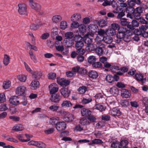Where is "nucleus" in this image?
Returning <instances> with one entry per match:
<instances>
[{
	"label": "nucleus",
	"instance_id": "f257e3e1",
	"mask_svg": "<svg viewBox=\"0 0 148 148\" xmlns=\"http://www.w3.org/2000/svg\"><path fill=\"white\" fill-rule=\"evenodd\" d=\"M132 35V32L131 31L123 27H121L119 29L116 35V38L115 39V42L119 43L122 40L126 42H128L130 40V36Z\"/></svg>",
	"mask_w": 148,
	"mask_h": 148
},
{
	"label": "nucleus",
	"instance_id": "f03ea898",
	"mask_svg": "<svg viewBox=\"0 0 148 148\" xmlns=\"http://www.w3.org/2000/svg\"><path fill=\"white\" fill-rule=\"evenodd\" d=\"M132 35V32L131 31L123 27H121L119 29L116 35V38L115 39V42L119 43L122 40L126 42H128L130 40V36Z\"/></svg>",
	"mask_w": 148,
	"mask_h": 148
},
{
	"label": "nucleus",
	"instance_id": "7ed1b4c3",
	"mask_svg": "<svg viewBox=\"0 0 148 148\" xmlns=\"http://www.w3.org/2000/svg\"><path fill=\"white\" fill-rule=\"evenodd\" d=\"M84 44L82 41H78L75 44V48L76 52L79 55H83L85 53V50L82 49Z\"/></svg>",
	"mask_w": 148,
	"mask_h": 148
},
{
	"label": "nucleus",
	"instance_id": "20e7f679",
	"mask_svg": "<svg viewBox=\"0 0 148 148\" xmlns=\"http://www.w3.org/2000/svg\"><path fill=\"white\" fill-rule=\"evenodd\" d=\"M134 79L138 82L144 84L147 81L146 77L144 78V74L140 72L136 73L134 76Z\"/></svg>",
	"mask_w": 148,
	"mask_h": 148
},
{
	"label": "nucleus",
	"instance_id": "39448f33",
	"mask_svg": "<svg viewBox=\"0 0 148 148\" xmlns=\"http://www.w3.org/2000/svg\"><path fill=\"white\" fill-rule=\"evenodd\" d=\"M18 11L21 15H27V8L26 5L24 4H19L18 5Z\"/></svg>",
	"mask_w": 148,
	"mask_h": 148
},
{
	"label": "nucleus",
	"instance_id": "423d86ee",
	"mask_svg": "<svg viewBox=\"0 0 148 148\" xmlns=\"http://www.w3.org/2000/svg\"><path fill=\"white\" fill-rule=\"evenodd\" d=\"M57 81L58 84L62 87L66 86L70 83V81L68 80L63 78H60V77H57Z\"/></svg>",
	"mask_w": 148,
	"mask_h": 148
},
{
	"label": "nucleus",
	"instance_id": "0eeeda50",
	"mask_svg": "<svg viewBox=\"0 0 148 148\" xmlns=\"http://www.w3.org/2000/svg\"><path fill=\"white\" fill-rule=\"evenodd\" d=\"M125 10L123 9L120 8L119 7H117L116 8L115 10H113V12L114 13H118V14L117 16L118 18H121L125 15Z\"/></svg>",
	"mask_w": 148,
	"mask_h": 148
},
{
	"label": "nucleus",
	"instance_id": "6e6552de",
	"mask_svg": "<svg viewBox=\"0 0 148 148\" xmlns=\"http://www.w3.org/2000/svg\"><path fill=\"white\" fill-rule=\"evenodd\" d=\"M29 4L30 7L36 11H39L41 9V6L39 4L33 0H29Z\"/></svg>",
	"mask_w": 148,
	"mask_h": 148
},
{
	"label": "nucleus",
	"instance_id": "1a4fd4ad",
	"mask_svg": "<svg viewBox=\"0 0 148 148\" xmlns=\"http://www.w3.org/2000/svg\"><path fill=\"white\" fill-rule=\"evenodd\" d=\"M80 69L79 66H76L73 67L71 71H69L66 72V74L68 77H72L75 75Z\"/></svg>",
	"mask_w": 148,
	"mask_h": 148
},
{
	"label": "nucleus",
	"instance_id": "9d476101",
	"mask_svg": "<svg viewBox=\"0 0 148 148\" xmlns=\"http://www.w3.org/2000/svg\"><path fill=\"white\" fill-rule=\"evenodd\" d=\"M49 93L50 94H53L57 92L58 90V86L56 84H51L49 86Z\"/></svg>",
	"mask_w": 148,
	"mask_h": 148
},
{
	"label": "nucleus",
	"instance_id": "9b49d317",
	"mask_svg": "<svg viewBox=\"0 0 148 148\" xmlns=\"http://www.w3.org/2000/svg\"><path fill=\"white\" fill-rule=\"evenodd\" d=\"M60 94L62 96L65 98L68 97L71 93V91L67 88H62L60 90Z\"/></svg>",
	"mask_w": 148,
	"mask_h": 148
},
{
	"label": "nucleus",
	"instance_id": "f8f14e48",
	"mask_svg": "<svg viewBox=\"0 0 148 148\" xmlns=\"http://www.w3.org/2000/svg\"><path fill=\"white\" fill-rule=\"evenodd\" d=\"M51 95L50 97L51 101L55 103H59L60 100L61 96L58 94H51Z\"/></svg>",
	"mask_w": 148,
	"mask_h": 148
},
{
	"label": "nucleus",
	"instance_id": "ddd939ff",
	"mask_svg": "<svg viewBox=\"0 0 148 148\" xmlns=\"http://www.w3.org/2000/svg\"><path fill=\"white\" fill-rule=\"evenodd\" d=\"M126 12L127 13V16L131 19H132V14L135 12V10L134 8L131 6H128L126 8Z\"/></svg>",
	"mask_w": 148,
	"mask_h": 148
},
{
	"label": "nucleus",
	"instance_id": "4468645a",
	"mask_svg": "<svg viewBox=\"0 0 148 148\" xmlns=\"http://www.w3.org/2000/svg\"><path fill=\"white\" fill-rule=\"evenodd\" d=\"M56 127L58 131L65 130L66 127V124L64 121H59L56 124Z\"/></svg>",
	"mask_w": 148,
	"mask_h": 148
},
{
	"label": "nucleus",
	"instance_id": "2eb2a0df",
	"mask_svg": "<svg viewBox=\"0 0 148 148\" xmlns=\"http://www.w3.org/2000/svg\"><path fill=\"white\" fill-rule=\"evenodd\" d=\"M94 34L92 33L90 34L89 33H87L84 36V42L86 44H87V45H88L92 43V38H90L89 37V36L90 35L92 36Z\"/></svg>",
	"mask_w": 148,
	"mask_h": 148
},
{
	"label": "nucleus",
	"instance_id": "dca6fc26",
	"mask_svg": "<svg viewBox=\"0 0 148 148\" xmlns=\"http://www.w3.org/2000/svg\"><path fill=\"white\" fill-rule=\"evenodd\" d=\"M95 40L97 42L96 46L99 45L102 47H105L104 44L102 42L103 40V36H97L96 37Z\"/></svg>",
	"mask_w": 148,
	"mask_h": 148
},
{
	"label": "nucleus",
	"instance_id": "f3484780",
	"mask_svg": "<svg viewBox=\"0 0 148 148\" xmlns=\"http://www.w3.org/2000/svg\"><path fill=\"white\" fill-rule=\"evenodd\" d=\"M147 29L146 25H142L139 27L138 29L135 30V33L137 35H141L142 33Z\"/></svg>",
	"mask_w": 148,
	"mask_h": 148
},
{
	"label": "nucleus",
	"instance_id": "a211bd4d",
	"mask_svg": "<svg viewBox=\"0 0 148 148\" xmlns=\"http://www.w3.org/2000/svg\"><path fill=\"white\" fill-rule=\"evenodd\" d=\"M64 44L66 47H70L74 44V40L73 39H64Z\"/></svg>",
	"mask_w": 148,
	"mask_h": 148
},
{
	"label": "nucleus",
	"instance_id": "6ab92c4d",
	"mask_svg": "<svg viewBox=\"0 0 148 148\" xmlns=\"http://www.w3.org/2000/svg\"><path fill=\"white\" fill-rule=\"evenodd\" d=\"M97 48L95 51L96 53L98 55L101 56L105 54L104 52V50L105 49L104 47L100 46L99 45L96 46Z\"/></svg>",
	"mask_w": 148,
	"mask_h": 148
},
{
	"label": "nucleus",
	"instance_id": "aec40b11",
	"mask_svg": "<svg viewBox=\"0 0 148 148\" xmlns=\"http://www.w3.org/2000/svg\"><path fill=\"white\" fill-rule=\"evenodd\" d=\"M121 92V95L123 97L129 98L131 95V93L127 90L125 89H122Z\"/></svg>",
	"mask_w": 148,
	"mask_h": 148
},
{
	"label": "nucleus",
	"instance_id": "412c9836",
	"mask_svg": "<svg viewBox=\"0 0 148 148\" xmlns=\"http://www.w3.org/2000/svg\"><path fill=\"white\" fill-rule=\"evenodd\" d=\"M26 88L24 86H20L17 87L16 91V93L18 95H23L25 93Z\"/></svg>",
	"mask_w": 148,
	"mask_h": 148
},
{
	"label": "nucleus",
	"instance_id": "4be33fe9",
	"mask_svg": "<svg viewBox=\"0 0 148 148\" xmlns=\"http://www.w3.org/2000/svg\"><path fill=\"white\" fill-rule=\"evenodd\" d=\"M10 103L13 105L17 104L19 102L18 98L17 96H13L11 97L9 99Z\"/></svg>",
	"mask_w": 148,
	"mask_h": 148
},
{
	"label": "nucleus",
	"instance_id": "5701e85b",
	"mask_svg": "<svg viewBox=\"0 0 148 148\" xmlns=\"http://www.w3.org/2000/svg\"><path fill=\"white\" fill-rule=\"evenodd\" d=\"M62 20V17L60 15H55L53 16L52 18L53 23H59Z\"/></svg>",
	"mask_w": 148,
	"mask_h": 148
},
{
	"label": "nucleus",
	"instance_id": "b1692460",
	"mask_svg": "<svg viewBox=\"0 0 148 148\" xmlns=\"http://www.w3.org/2000/svg\"><path fill=\"white\" fill-rule=\"evenodd\" d=\"M112 115L113 116H119L121 114V112L118 108H114L110 111Z\"/></svg>",
	"mask_w": 148,
	"mask_h": 148
},
{
	"label": "nucleus",
	"instance_id": "393cba45",
	"mask_svg": "<svg viewBox=\"0 0 148 148\" xmlns=\"http://www.w3.org/2000/svg\"><path fill=\"white\" fill-rule=\"evenodd\" d=\"M81 113L82 116H88L90 115L91 113L90 110L84 108L81 109Z\"/></svg>",
	"mask_w": 148,
	"mask_h": 148
},
{
	"label": "nucleus",
	"instance_id": "a878e982",
	"mask_svg": "<svg viewBox=\"0 0 148 148\" xmlns=\"http://www.w3.org/2000/svg\"><path fill=\"white\" fill-rule=\"evenodd\" d=\"M72 105V104L70 101L67 100L63 101L61 104V106L64 108L71 107Z\"/></svg>",
	"mask_w": 148,
	"mask_h": 148
},
{
	"label": "nucleus",
	"instance_id": "bb28decb",
	"mask_svg": "<svg viewBox=\"0 0 148 148\" xmlns=\"http://www.w3.org/2000/svg\"><path fill=\"white\" fill-rule=\"evenodd\" d=\"M39 83L36 80L32 82L31 84V88L33 90H35L38 88L39 86Z\"/></svg>",
	"mask_w": 148,
	"mask_h": 148
},
{
	"label": "nucleus",
	"instance_id": "cd10ccee",
	"mask_svg": "<svg viewBox=\"0 0 148 148\" xmlns=\"http://www.w3.org/2000/svg\"><path fill=\"white\" fill-rule=\"evenodd\" d=\"M64 118L65 121L67 122L71 121L73 119V115L69 113H66L64 115Z\"/></svg>",
	"mask_w": 148,
	"mask_h": 148
},
{
	"label": "nucleus",
	"instance_id": "c85d7f7f",
	"mask_svg": "<svg viewBox=\"0 0 148 148\" xmlns=\"http://www.w3.org/2000/svg\"><path fill=\"white\" fill-rule=\"evenodd\" d=\"M81 18V15L79 14H74L71 17V20L72 21H79Z\"/></svg>",
	"mask_w": 148,
	"mask_h": 148
},
{
	"label": "nucleus",
	"instance_id": "c756f323",
	"mask_svg": "<svg viewBox=\"0 0 148 148\" xmlns=\"http://www.w3.org/2000/svg\"><path fill=\"white\" fill-rule=\"evenodd\" d=\"M120 68L117 66H112L110 68V70L113 73H116L119 75V73L120 72Z\"/></svg>",
	"mask_w": 148,
	"mask_h": 148
},
{
	"label": "nucleus",
	"instance_id": "7c9ffc66",
	"mask_svg": "<svg viewBox=\"0 0 148 148\" xmlns=\"http://www.w3.org/2000/svg\"><path fill=\"white\" fill-rule=\"evenodd\" d=\"M103 41L107 44H110L113 41L112 37L110 36H106L103 37Z\"/></svg>",
	"mask_w": 148,
	"mask_h": 148
},
{
	"label": "nucleus",
	"instance_id": "2f4dec72",
	"mask_svg": "<svg viewBox=\"0 0 148 148\" xmlns=\"http://www.w3.org/2000/svg\"><path fill=\"white\" fill-rule=\"evenodd\" d=\"M88 76L92 79H96L98 76V73L97 72L94 71H91L88 73Z\"/></svg>",
	"mask_w": 148,
	"mask_h": 148
},
{
	"label": "nucleus",
	"instance_id": "473e14b6",
	"mask_svg": "<svg viewBox=\"0 0 148 148\" xmlns=\"http://www.w3.org/2000/svg\"><path fill=\"white\" fill-rule=\"evenodd\" d=\"M24 127L20 124H17L15 125L12 128V130L15 131H20L23 130Z\"/></svg>",
	"mask_w": 148,
	"mask_h": 148
},
{
	"label": "nucleus",
	"instance_id": "72a5a7b5",
	"mask_svg": "<svg viewBox=\"0 0 148 148\" xmlns=\"http://www.w3.org/2000/svg\"><path fill=\"white\" fill-rule=\"evenodd\" d=\"M111 147L112 148H119V142L116 140H113L111 142Z\"/></svg>",
	"mask_w": 148,
	"mask_h": 148
},
{
	"label": "nucleus",
	"instance_id": "f704fd0d",
	"mask_svg": "<svg viewBox=\"0 0 148 148\" xmlns=\"http://www.w3.org/2000/svg\"><path fill=\"white\" fill-rule=\"evenodd\" d=\"M95 109L98 110L101 112L104 111L106 109V107L100 104H96L95 106Z\"/></svg>",
	"mask_w": 148,
	"mask_h": 148
},
{
	"label": "nucleus",
	"instance_id": "c9c22d12",
	"mask_svg": "<svg viewBox=\"0 0 148 148\" xmlns=\"http://www.w3.org/2000/svg\"><path fill=\"white\" fill-rule=\"evenodd\" d=\"M10 58L9 56L7 54H5L3 59V63L5 66H7L10 62Z\"/></svg>",
	"mask_w": 148,
	"mask_h": 148
},
{
	"label": "nucleus",
	"instance_id": "e433bc0d",
	"mask_svg": "<svg viewBox=\"0 0 148 148\" xmlns=\"http://www.w3.org/2000/svg\"><path fill=\"white\" fill-rule=\"evenodd\" d=\"M92 101V99L91 97L90 96H89L88 97L83 98L82 102L83 104H86L90 103Z\"/></svg>",
	"mask_w": 148,
	"mask_h": 148
},
{
	"label": "nucleus",
	"instance_id": "4c0bfd02",
	"mask_svg": "<svg viewBox=\"0 0 148 148\" xmlns=\"http://www.w3.org/2000/svg\"><path fill=\"white\" fill-rule=\"evenodd\" d=\"M86 49L88 51H94L95 49V46L92 43L88 45H87L86 47Z\"/></svg>",
	"mask_w": 148,
	"mask_h": 148
},
{
	"label": "nucleus",
	"instance_id": "58836bf2",
	"mask_svg": "<svg viewBox=\"0 0 148 148\" xmlns=\"http://www.w3.org/2000/svg\"><path fill=\"white\" fill-rule=\"evenodd\" d=\"M42 25V24L40 22L39 23L36 25L34 24H32L31 25L30 27L31 29L36 30L39 28Z\"/></svg>",
	"mask_w": 148,
	"mask_h": 148
},
{
	"label": "nucleus",
	"instance_id": "ea45409f",
	"mask_svg": "<svg viewBox=\"0 0 148 148\" xmlns=\"http://www.w3.org/2000/svg\"><path fill=\"white\" fill-rule=\"evenodd\" d=\"M87 88L84 86L80 87L78 89V91L79 94H84L87 90Z\"/></svg>",
	"mask_w": 148,
	"mask_h": 148
},
{
	"label": "nucleus",
	"instance_id": "a19ab883",
	"mask_svg": "<svg viewBox=\"0 0 148 148\" xmlns=\"http://www.w3.org/2000/svg\"><path fill=\"white\" fill-rule=\"evenodd\" d=\"M80 123L82 125H85L89 124L90 122L88 118H83L80 119Z\"/></svg>",
	"mask_w": 148,
	"mask_h": 148
},
{
	"label": "nucleus",
	"instance_id": "79ce46f5",
	"mask_svg": "<svg viewBox=\"0 0 148 148\" xmlns=\"http://www.w3.org/2000/svg\"><path fill=\"white\" fill-rule=\"evenodd\" d=\"M103 132L96 131L94 133V135L97 138H101L103 136Z\"/></svg>",
	"mask_w": 148,
	"mask_h": 148
},
{
	"label": "nucleus",
	"instance_id": "37998d69",
	"mask_svg": "<svg viewBox=\"0 0 148 148\" xmlns=\"http://www.w3.org/2000/svg\"><path fill=\"white\" fill-rule=\"evenodd\" d=\"M65 38L64 39H73L74 36L73 33L72 32H68L64 34Z\"/></svg>",
	"mask_w": 148,
	"mask_h": 148
},
{
	"label": "nucleus",
	"instance_id": "c03bdc74",
	"mask_svg": "<svg viewBox=\"0 0 148 148\" xmlns=\"http://www.w3.org/2000/svg\"><path fill=\"white\" fill-rule=\"evenodd\" d=\"M79 32L82 33H83L85 32L86 30V26L84 24L79 25L78 27Z\"/></svg>",
	"mask_w": 148,
	"mask_h": 148
},
{
	"label": "nucleus",
	"instance_id": "a18cd8bd",
	"mask_svg": "<svg viewBox=\"0 0 148 148\" xmlns=\"http://www.w3.org/2000/svg\"><path fill=\"white\" fill-rule=\"evenodd\" d=\"M128 143V141L127 140L124 139L122 140L119 143V148L127 146Z\"/></svg>",
	"mask_w": 148,
	"mask_h": 148
},
{
	"label": "nucleus",
	"instance_id": "49530a36",
	"mask_svg": "<svg viewBox=\"0 0 148 148\" xmlns=\"http://www.w3.org/2000/svg\"><path fill=\"white\" fill-rule=\"evenodd\" d=\"M98 23L99 26L101 27H103L106 25L107 22L105 20L102 19L99 21Z\"/></svg>",
	"mask_w": 148,
	"mask_h": 148
},
{
	"label": "nucleus",
	"instance_id": "de8ad7c7",
	"mask_svg": "<svg viewBox=\"0 0 148 148\" xmlns=\"http://www.w3.org/2000/svg\"><path fill=\"white\" fill-rule=\"evenodd\" d=\"M128 70V68L126 67H123L120 68V72L119 73V75H122L124 73L127 72Z\"/></svg>",
	"mask_w": 148,
	"mask_h": 148
},
{
	"label": "nucleus",
	"instance_id": "09e8293b",
	"mask_svg": "<svg viewBox=\"0 0 148 148\" xmlns=\"http://www.w3.org/2000/svg\"><path fill=\"white\" fill-rule=\"evenodd\" d=\"M29 54L31 60H33L34 62H37V59L36 56L34 54L33 51L30 50L29 51Z\"/></svg>",
	"mask_w": 148,
	"mask_h": 148
},
{
	"label": "nucleus",
	"instance_id": "8fccbe9b",
	"mask_svg": "<svg viewBox=\"0 0 148 148\" xmlns=\"http://www.w3.org/2000/svg\"><path fill=\"white\" fill-rule=\"evenodd\" d=\"M88 28L90 31L92 33H95L97 31V29L96 28V26L92 24H90L88 26Z\"/></svg>",
	"mask_w": 148,
	"mask_h": 148
},
{
	"label": "nucleus",
	"instance_id": "3c124183",
	"mask_svg": "<svg viewBox=\"0 0 148 148\" xmlns=\"http://www.w3.org/2000/svg\"><path fill=\"white\" fill-rule=\"evenodd\" d=\"M102 143H103V141L101 140L98 139H95L92 140V142L89 143V145H90L93 144H101Z\"/></svg>",
	"mask_w": 148,
	"mask_h": 148
},
{
	"label": "nucleus",
	"instance_id": "603ef678",
	"mask_svg": "<svg viewBox=\"0 0 148 148\" xmlns=\"http://www.w3.org/2000/svg\"><path fill=\"white\" fill-rule=\"evenodd\" d=\"M67 22L64 21H62L61 22L60 24V29L62 30H64L67 27Z\"/></svg>",
	"mask_w": 148,
	"mask_h": 148
},
{
	"label": "nucleus",
	"instance_id": "864d4df0",
	"mask_svg": "<svg viewBox=\"0 0 148 148\" xmlns=\"http://www.w3.org/2000/svg\"><path fill=\"white\" fill-rule=\"evenodd\" d=\"M88 62L90 64H93L96 61V58L94 56H90L88 58Z\"/></svg>",
	"mask_w": 148,
	"mask_h": 148
},
{
	"label": "nucleus",
	"instance_id": "5fc2aeb1",
	"mask_svg": "<svg viewBox=\"0 0 148 148\" xmlns=\"http://www.w3.org/2000/svg\"><path fill=\"white\" fill-rule=\"evenodd\" d=\"M59 120V118L58 117H52L50 119V122L52 125H56L58 123V121Z\"/></svg>",
	"mask_w": 148,
	"mask_h": 148
},
{
	"label": "nucleus",
	"instance_id": "6e6d98bb",
	"mask_svg": "<svg viewBox=\"0 0 148 148\" xmlns=\"http://www.w3.org/2000/svg\"><path fill=\"white\" fill-rule=\"evenodd\" d=\"M33 77L34 78H40L42 75V73L41 72L36 71L33 73Z\"/></svg>",
	"mask_w": 148,
	"mask_h": 148
},
{
	"label": "nucleus",
	"instance_id": "4d7b16f0",
	"mask_svg": "<svg viewBox=\"0 0 148 148\" xmlns=\"http://www.w3.org/2000/svg\"><path fill=\"white\" fill-rule=\"evenodd\" d=\"M110 91L112 95H114L118 93V89L116 87H113L110 88Z\"/></svg>",
	"mask_w": 148,
	"mask_h": 148
},
{
	"label": "nucleus",
	"instance_id": "13d9d810",
	"mask_svg": "<svg viewBox=\"0 0 148 148\" xmlns=\"http://www.w3.org/2000/svg\"><path fill=\"white\" fill-rule=\"evenodd\" d=\"M113 76L110 75H108L106 77V80L110 83H112L113 81Z\"/></svg>",
	"mask_w": 148,
	"mask_h": 148
},
{
	"label": "nucleus",
	"instance_id": "bf43d9fd",
	"mask_svg": "<svg viewBox=\"0 0 148 148\" xmlns=\"http://www.w3.org/2000/svg\"><path fill=\"white\" fill-rule=\"evenodd\" d=\"M59 108V106L57 105H52L49 107V109L53 112H55L57 111Z\"/></svg>",
	"mask_w": 148,
	"mask_h": 148
},
{
	"label": "nucleus",
	"instance_id": "052dcab7",
	"mask_svg": "<svg viewBox=\"0 0 148 148\" xmlns=\"http://www.w3.org/2000/svg\"><path fill=\"white\" fill-rule=\"evenodd\" d=\"M10 81H4L3 85V88L5 89L8 88L10 87Z\"/></svg>",
	"mask_w": 148,
	"mask_h": 148
},
{
	"label": "nucleus",
	"instance_id": "680f3d73",
	"mask_svg": "<svg viewBox=\"0 0 148 148\" xmlns=\"http://www.w3.org/2000/svg\"><path fill=\"white\" fill-rule=\"evenodd\" d=\"M121 104L124 107H127L130 105L129 102L127 100H122L121 102Z\"/></svg>",
	"mask_w": 148,
	"mask_h": 148
},
{
	"label": "nucleus",
	"instance_id": "e2e57ef3",
	"mask_svg": "<svg viewBox=\"0 0 148 148\" xmlns=\"http://www.w3.org/2000/svg\"><path fill=\"white\" fill-rule=\"evenodd\" d=\"M36 147L38 148H46V145L44 143L40 141H38Z\"/></svg>",
	"mask_w": 148,
	"mask_h": 148
},
{
	"label": "nucleus",
	"instance_id": "0e129e2a",
	"mask_svg": "<svg viewBox=\"0 0 148 148\" xmlns=\"http://www.w3.org/2000/svg\"><path fill=\"white\" fill-rule=\"evenodd\" d=\"M74 41L77 42L78 41H82V38L80 35L76 34L74 37Z\"/></svg>",
	"mask_w": 148,
	"mask_h": 148
},
{
	"label": "nucleus",
	"instance_id": "69168bd1",
	"mask_svg": "<svg viewBox=\"0 0 148 148\" xmlns=\"http://www.w3.org/2000/svg\"><path fill=\"white\" fill-rule=\"evenodd\" d=\"M79 23L75 21H73L71 25V27L72 28L75 29L79 27Z\"/></svg>",
	"mask_w": 148,
	"mask_h": 148
},
{
	"label": "nucleus",
	"instance_id": "338daca9",
	"mask_svg": "<svg viewBox=\"0 0 148 148\" xmlns=\"http://www.w3.org/2000/svg\"><path fill=\"white\" fill-rule=\"evenodd\" d=\"M56 74L54 73L51 72L48 74V77L49 79H54L56 78Z\"/></svg>",
	"mask_w": 148,
	"mask_h": 148
},
{
	"label": "nucleus",
	"instance_id": "774afa93",
	"mask_svg": "<svg viewBox=\"0 0 148 148\" xmlns=\"http://www.w3.org/2000/svg\"><path fill=\"white\" fill-rule=\"evenodd\" d=\"M26 78V76L24 75H19L18 77V79L21 82H25Z\"/></svg>",
	"mask_w": 148,
	"mask_h": 148
}]
</instances>
